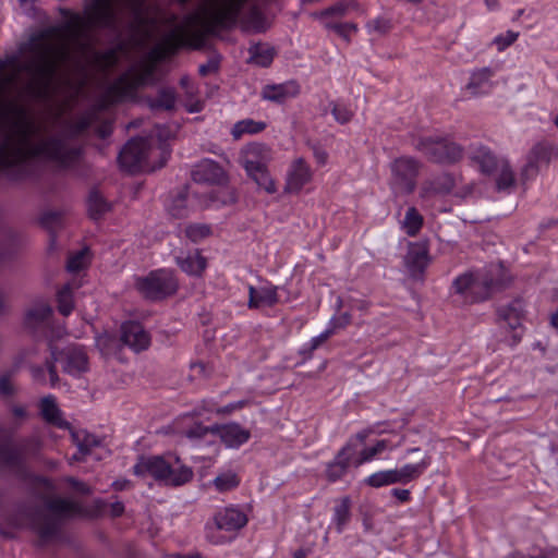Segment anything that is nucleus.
<instances>
[{
  "label": "nucleus",
  "mask_w": 558,
  "mask_h": 558,
  "mask_svg": "<svg viewBox=\"0 0 558 558\" xmlns=\"http://www.w3.org/2000/svg\"><path fill=\"white\" fill-rule=\"evenodd\" d=\"M124 13L132 23H142L145 17V0H94L88 8L87 17L71 14L61 26L48 28L31 36L22 47L26 52L20 63L12 58L10 63L14 73L5 81H14L19 72H24L28 82L27 92L38 99L50 97L54 80L60 71L80 68L83 63L107 72L119 61V49L98 51L93 46L89 27L119 32L125 24Z\"/></svg>",
  "instance_id": "obj_1"
},
{
  "label": "nucleus",
  "mask_w": 558,
  "mask_h": 558,
  "mask_svg": "<svg viewBox=\"0 0 558 558\" xmlns=\"http://www.w3.org/2000/svg\"><path fill=\"white\" fill-rule=\"evenodd\" d=\"M2 89L0 85V94ZM90 122L89 117H81L34 142V137L40 133V125L28 117L24 108L0 99V171L21 169L26 160L36 157L62 168L74 166L83 150L77 138L89 128Z\"/></svg>",
  "instance_id": "obj_2"
},
{
  "label": "nucleus",
  "mask_w": 558,
  "mask_h": 558,
  "mask_svg": "<svg viewBox=\"0 0 558 558\" xmlns=\"http://www.w3.org/2000/svg\"><path fill=\"white\" fill-rule=\"evenodd\" d=\"M247 0H207L202 13L187 14L181 24L175 25L162 37L166 51L174 53L182 47L198 49L204 40L201 32L194 25L202 23L208 34L218 29L234 26Z\"/></svg>",
  "instance_id": "obj_3"
},
{
  "label": "nucleus",
  "mask_w": 558,
  "mask_h": 558,
  "mask_svg": "<svg viewBox=\"0 0 558 558\" xmlns=\"http://www.w3.org/2000/svg\"><path fill=\"white\" fill-rule=\"evenodd\" d=\"M82 510L78 504L63 499L51 498L46 500L45 507H22L16 513L9 515L0 523V534L4 538H14V530L28 525L39 537V545L52 539L60 527L61 521L77 514Z\"/></svg>",
  "instance_id": "obj_4"
},
{
  "label": "nucleus",
  "mask_w": 558,
  "mask_h": 558,
  "mask_svg": "<svg viewBox=\"0 0 558 558\" xmlns=\"http://www.w3.org/2000/svg\"><path fill=\"white\" fill-rule=\"evenodd\" d=\"M133 473L140 477L151 476L167 486H182L193 478V470L174 454L142 456L133 466Z\"/></svg>",
  "instance_id": "obj_5"
},
{
  "label": "nucleus",
  "mask_w": 558,
  "mask_h": 558,
  "mask_svg": "<svg viewBox=\"0 0 558 558\" xmlns=\"http://www.w3.org/2000/svg\"><path fill=\"white\" fill-rule=\"evenodd\" d=\"M506 283L504 268L500 265H490L481 272L459 276L454 279L452 287L465 302L474 303L487 300Z\"/></svg>",
  "instance_id": "obj_6"
},
{
  "label": "nucleus",
  "mask_w": 558,
  "mask_h": 558,
  "mask_svg": "<svg viewBox=\"0 0 558 558\" xmlns=\"http://www.w3.org/2000/svg\"><path fill=\"white\" fill-rule=\"evenodd\" d=\"M271 159L272 151L270 147L263 143L247 144L240 151V163L247 175L269 194L277 191L275 181L268 172V163Z\"/></svg>",
  "instance_id": "obj_7"
},
{
  "label": "nucleus",
  "mask_w": 558,
  "mask_h": 558,
  "mask_svg": "<svg viewBox=\"0 0 558 558\" xmlns=\"http://www.w3.org/2000/svg\"><path fill=\"white\" fill-rule=\"evenodd\" d=\"M413 147L435 163H453L463 156L459 144L440 136H421L413 142Z\"/></svg>",
  "instance_id": "obj_8"
},
{
  "label": "nucleus",
  "mask_w": 558,
  "mask_h": 558,
  "mask_svg": "<svg viewBox=\"0 0 558 558\" xmlns=\"http://www.w3.org/2000/svg\"><path fill=\"white\" fill-rule=\"evenodd\" d=\"M423 163L414 157L401 156L390 165V187L397 195H408L414 192Z\"/></svg>",
  "instance_id": "obj_9"
},
{
  "label": "nucleus",
  "mask_w": 558,
  "mask_h": 558,
  "mask_svg": "<svg viewBox=\"0 0 558 558\" xmlns=\"http://www.w3.org/2000/svg\"><path fill=\"white\" fill-rule=\"evenodd\" d=\"M59 360L63 363V371L73 376L80 375L88 368V357L83 348L70 345L58 352L56 348L51 347V360L46 361L51 387L57 386L59 383V376L56 368V362Z\"/></svg>",
  "instance_id": "obj_10"
},
{
  "label": "nucleus",
  "mask_w": 558,
  "mask_h": 558,
  "mask_svg": "<svg viewBox=\"0 0 558 558\" xmlns=\"http://www.w3.org/2000/svg\"><path fill=\"white\" fill-rule=\"evenodd\" d=\"M135 288L143 298L160 301L177 292L178 281L172 271L158 269L137 278Z\"/></svg>",
  "instance_id": "obj_11"
},
{
  "label": "nucleus",
  "mask_w": 558,
  "mask_h": 558,
  "mask_svg": "<svg viewBox=\"0 0 558 558\" xmlns=\"http://www.w3.org/2000/svg\"><path fill=\"white\" fill-rule=\"evenodd\" d=\"M149 73L146 71L131 69L121 74L105 92L104 98L107 104H116L132 96L142 85L145 84Z\"/></svg>",
  "instance_id": "obj_12"
},
{
  "label": "nucleus",
  "mask_w": 558,
  "mask_h": 558,
  "mask_svg": "<svg viewBox=\"0 0 558 558\" xmlns=\"http://www.w3.org/2000/svg\"><path fill=\"white\" fill-rule=\"evenodd\" d=\"M147 156L148 142L144 138H132L120 151L118 160L124 170L136 172L143 169Z\"/></svg>",
  "instance_id": "obj_13"
},
{
  "label": "nucleus",
  "mask_w": 558,
  "mask_h": 558,
  "mask_svg": "<svg viewBox=\"0 0 558 558\" xmlns=\"http://www.w3.org/2000/svg\"><path fill=\"white\" fill-rule=\"evenodd\" d=\"M38 412L46 424L60 429H71V423L64 418L63 412L53 395H47L39 399Z\"/></svg>",
  "instance_id": "obj_14"
},
{
  "label": "nucleus",
  "mask_w": 558,
  "mask_h": 558,
  "mask_svg": "<svg viewBox=\"0 0 558 558\" xmlns=\"http://www.w3.org/2000/svg\"><path fill=\"white\" fill-rule=\"evenodd\" d=\"M556 156L557 151L554 145L548 143L536 144L529 155L522 175L525 178L535 175L541 167L547 166Z\"/></svg>",
  "instance_id": "obj_15"
},
{
  "label": "nucleus",
  "mask_w": 558,
  "mask_h": 558,
  "mask_svg": "<svg viewBox=\"0 0 558 558\" xmlns=\"http://www.w3.org/2000/svg\"><path fill=\"white\" fill-rule=\"evenodd\" d=\"M121 341L134 352H142L150 345V336L137 322H126L121 326Z\"/></svg>",
  "instance_id": "obj_16"
},
{
  "label": "nucleus",
  "mask_w": 558,
  "mask_h": 558,
  "mask_svg": "<svg viewBox=\"0 0 558 558\" xmlns=\"http://www.w3.org/2000/svg\"><path fill=\"white\" fill-rule=\"evenodd\" d=\"M192 178L197 183L222 184L227 181V173L217 161L203 159L194 166Z\"/></svg>",
  "instance_id": "obj_17"
},
{
  "label": "nucleus",
  "mask_w": 558,
  "mask_h": 558,
  "mask_svg": "<svg viewBox=\"0 0 558 558\" xmlns=\"http://www.w3.org/2000/svg\"><path fill=\"white\" fill-rule=\"evenodd\" d=\"M25 457L26 454L19 445L15 447H0V460L16 477L23 481L31 477Z\"/></svg>",
  "instance_id": "obj_18"
},
{
  "label": "nucleus",
  "mask_w": 558,
  "mask_h": 558,
  "mask_svg": "<svg viewBox=\"0 0 558 558\" xmlns=\"http://www.w3.org/2000/svg\"><path fill=\"white\" fill-rule=\"evenodd\" d=\"M214 520L218 530L227 532H236L247 524V515L235 506L220 509Z\"/></svg>",
  "instance_id": "obj_19"
},
{
  "label": "nucleus",
  "mask_w": 558,
  "mask_h": 558,
  "mask_svg": "<svg viewBox=\"0 0 558 558\" xmlns=\"http://www.w3.org/2000/svg\"><path fill=\"white\" fill-rule=\"evenodd\" d=\"M300 85L291 80L281 84H268L262 89L260 96L264 100L283 104L289 99L295 98L300 94Z\"/></svg>",
  "instance_id": "obj_20"
},
{
  "label": "nucleus",
  "mask_w": 558,
  "mask_h": 558,
  "mask_svg": "<svg viewBox=\"0 0 558 558\" xmlns=\"http://www.w3.org/2000/svg\"><path fill=\"white\" fill-rule=\"evenodd\" d=\"M211 434L218 435L223 444L230 448H238L245 444L251 433L238 423H229L225 425H213Z\"/></svg>",
  "instance_id": "obj_21"
},
{
  "label": "nucleus",
  "mask_w": 558,
  "mask_h": 558,
  "mask_svg": "<svg viewBox=\"0 0 558 558\" xmlns=\"http://www.w3.org/2000/svg\"><path fill=\"white\" fill-rule=\"evenodd\" d=\"M312 171L304 158L294 159L288 171L286 191L296 193L311 181Z\"/></svg>",
  "instance_id": "obj_22"
},
{
  "label": "nucleus",
  "mask_w": 558,
  "mask_h": 558,
  "mask_svg": "<svg viewBox=\"0 0 558 558\" xmlns=\"http://www.w3.org/2000/svg\"><path fill=\"white\" fill-rule=\"evenodd\" d=\"M429 264L428 248L423 243L410 244L405 255V265L412 277H422Z\"/></svg>",
  "instance_id": "obj_23"
},
{
  "label": "nucleus",
  "mask_w": 558,
  "mask_h": 558,
  "mask_svg": "<svg viewBox=\"0 0 558 558\" xmlns=\"http://www.w3.org/2000/svg\"><path fill=\"white\" fill-rule=\"evenodd\" d=\"M469 155L472 162L485 174H493L497 171L498 165L504 160V158L496 157L488 147L482 144L472 145Z\"/></svg>",
  "instance_id": "obj_24"
},
{
  "label": "nucleus",
  "mask_w": 558,
  "mask_h": 558,
  "mask_svg": "<svg viewBox=\"0 0 558 558\" xmlns=\"http://www.w3.org/2000/svg\"><path fill=\"white\" fill-rule=\"evenodd\" d=\"M430 464V457L425 454L416 464H405L400 469L389 470L392 484H408L418 478Z\"/></svg>",
  "instance_id": "obj_25"
},
{
  "label": "nucleus",
  "mask_w": 558,
  "mask_h": 558,
  "mask_svg": "<svg viewBox=\"0 0 558 558\" xmlns=\"http://www.w3.org/2000/svg\"><path fill=\"white\" fill-rule=\"evenodd\" d=\"M354 446L351 440L338 452L335 460L328 463L326 476L329 481L335 482L341 478L348 471L351 458L353 456Z\"/></svg>",
  "instance_id": "obj_26"
},
{
  "label": "nucleus",
  "mask_w": 558,
  "mask_h": 558,
  "mask_svg": "<svg viewBox=\"0 0 558 558\" xmlns=\"http://www.w3.org/2000/svg\"><path fill=\"white\" fill-rule=\"evenodd\" d=\"M278 288L272 284H266L259 288L248 287V307L258 308L260 306H274L278 303Z\"/></svg>",
  "instance_id": "obj_27"
},
{
  "label": "nucleus",
  "mask_w": 558,
  "mask_h": 558,
  "mask_svg": "<svg viewBox=\"0 0 558 558\" xmlns=\"http://www.w3.org/2000/svg\"><path fill=\"white\" fill-rule=\"evenodd\" d=\"M497 316L500 322H504L511 330H517L521 327L524 316V304L522 300L515 299L507 305L499 306Z\"/></svg>",
  "instance_id": "obj_28"
},
{
  "label": "nucleus",
  "mask_w": 558,
  "mask_h": 558,
  "mask_svg": "<svg viewBox=\"0 0 558 558\" xmlns=\"http://www.w3.org/2000/svg\"><path fill=\"white\" fill-rule=\"evenodd\" d=\"M71 434L72 441L80 450V454L88 456L92 453L94 448L101 447L104 444V438L98 437L86 429L75 430L71 427L68 429Z\"/></svg>",
  "instance_id": "obj_29"
},
{
  "label": "nucleus",
  "mask_w": 558,
  "mask_h": 558,
  "mask_svg": "<svg viewBox=\"0 0 558 558\" xmlns=\"http://www.w3.org/2000/svg\"><path fill=\"white\" fill-rule=\"evenodd\" d=\"M145 102L154 111H171L175 108L177 94L172 87H161L156 96H147Z\"/></svg>",
  "instance_id": "obj_30"
},
{
  "label": "nucleus",
  "mask_w": 558,
  "mask_h": 558,
  "mask_svg": "<svg viewBox=\"0 0 558 558\" xmlns=\"http://www.w3.org/2000/svg\"><path fill=\"white\" fill-rule=\"evenodd\" d=\"M494 76V70L485 66L472 72L470 82L466 84V90L477 96L487 93L492 87L490 78Z\"/></svg>",
  "instance_id": "obj_31"
},
{
  "label": "nucleus",
  "mask_w": 558,
  "mask_h": 558,
  "mask_svg": "<svg viewBox=\"0 0 558 558\" xmlns=\"http://www.w3.org/2000/svg\"><path fill=\"white\" fill-rule=\"evenodd\" d=\"M177 263L184 272L193 276L201 275L206 268V259L197 251L177 257Z\"/></svg>",
  "instance_id": "obj_32"
},
{
  "label": "nucleus",
  "mask_w": 558,
  "mask_h": 558,
  "mask_svg": "<svg viewBox=\"0 0 558 558\" xmlns=\"http://www.w3.org/2000/svg\"><path fill=\"white\" fill-rule=\"evenodd\" d=\"M250 61L256 65L267 68L271 64L275 50L268 45L256 44L250 47Z\"/></svg>",
  "instance_id": "obj_33"
},
{
  "label": "nucleus",
  "mask_w": 558,
  "mask_h": 558,
  "mask_svg": "<svg viewBox=\"0 0 558 558\" xmlns=\"http://www.w3.org/2000/svg\"><path fill=\"white\" fill-rule=\"evenodd\" d=\"M8 417L13 428H21L31 417L28 407L17 402H10L8 404Z\"/></svg>",
  "instance_id": "obj_34"
},
{
  "label": "nucleus",
  "mask_w": 558,
  "mask_h": 558,
  "mask_svg": "<svg viewBox=\"0 0 558 558\" xmlns=\"http://www.w3.org/2000/svg\"><path fill=\"white\" fill-rule=\"evenodd\" d=\"M266 129V123L263 121H255L253 119H244L236 122L232 130L231 135L234 140H240L244 134H257Z\"/></svg>",
  "instance_id": "obj_35"
},
{
  "label": "nucleus",
  "mask_w": 558,
  "mask_h": 558,
  "mask_svg": "<svg viewBox=\"0 0 558 558\" xmlns=\"http://www.w3.org/2000/svg\"><path fill=\"white\" fill-rule=\"evenodd\" d=\"M493 174H496V187L498 191H506L515 183L514 173L509 162L504 159Z\"/></svg>",
  "instance_id": "obj_36"
},
{
  "label": "nucleus",
  "mask_w": 558,
  "mask_h": 558,
  "mask_svg": "<svg viewBox=\"0 0 558 558\" xmlns=\"http://www.w3.org/2000/svg\"><path fill=\"white\" fill-rule=\"evenodd\" d=\"M51 314V306L46 301H39L26 312V323L35 325L45 322Z\"/></svg>",
  "instance_id": "obj_37"
},
{
  "label": "nucleus",
  "mask_w": 558,
  "mask_h": 558,
  "mask_svg": "<svg viewBox=\"0 0 558 558\" xmlns=\"http://www.w3.org/2000/svg\"><path fill=\"white\" fill-rule=\"evenodd\" d=\"M189 423L182 427L180 433L191 440L203 439L207 434H211V426H204L202 423L196 422L193 417H187Z\"/></svg>",
  "instance_id": "obj_38"
},
{
  "label": "nucleus",
  "mask_w": 558,
  "mask_h": 558,
  "mask_svg": "<svg viewBox=\"0 0 558 558\" xmlns=\"http://www.w3.org/2000/svg\"><path fill=\"white\" fill-rule=\"evenodd\" d=\"M423 226V217L415 207L408 208L402 222L403 230L410 236L416 235Z\"/></svg>",
  "instance_id": "obj_39"
},
{
  "label": "nucleus",
  "mask_w": 558,
  "mask_h": 558,
  "mask_svg": "<svg viewBox=\"0 0 558 558\" xmlns=\"http://www.w3.org/2000/svg\"><path fill=\"white\" fill-rule=\"evenodd\" d=\"M58 311L63 316H69L74 307L73 289L71 284H65L57 293Z\"/></svg>",
  "instance_id": "obj_40"
},
{
  "label": "nucleus",
  "mask_w": 558,
  "mask_h": 558,
  "mask_svg": "<svg viewBox=\"0 0 558 558\" xmlns=\"http://www.w3.org/2000/svg\"><path fill=\"white\" fill-rule=\"evenodd\" d=\"M332 335L333 328L328 327L324 332L312 338V340L307 344H304L300 350V354L303 356V360L311 359L314 351L322 347Z\"/></svg>",
  "instance_id": "obj_41"
},
{
  "label": "nucleus",
  "mask_w": 558,
  "mask_h": 558,
  "mask_svg": "<svg viewBox=\"0 0 558 558\" xmlns=\"http://www.w3.org/2000/svg\"><path fill=\"white\" fill-rule=\"evenodd\" d=\"M333 511V520L337 523L338 532H341L350 518V499L348 497L342 498L335 506Z\"/></svg>",
  "instance_id": "obj_42"
},
{
  "label": "nucleus",
  "mask_w": 558,
  "mask_h": 558,
  "mask_svg": "<svg viewBox=\"0 0 558 558\" xmlns=\"http://www.w3.org/2000/svg\"><path fill=\"white\" fill-rule=\"evenodd\" d=\"M239 484L240 480L233 472L222 473L213 481V485L220 493L231 490L238 487Z\"/></svg>",
  "instance_id": "obj_43"
},
{
  "label": "nucleus",
  "mask_w": 558,
  "mask_h": 558,
  "mask_svg": "<svg viewBox=\"0 0 558 558\" xmlns=\"http://www.w3.org/2000/svg\"><path fill=\"white\" fill-rule=\"evenodd\" d=\"M388 448V441L383 439L378 440L375 446L363 449L359 458L354 461L356 468L373 460L377 454L381 453Z\"/></svg>",
  "instance_id": "obj_44"
},
{
  "label": "nucleus",
  "mask_w": 558,
  "mask_h": 558,
  "mask_svg": "<svg viewBox=\"0 0 558 558\" xmlns=\"http://www.w3.org/2000/svg\"><path fill=\"white\" fill-rule=\"evenodd\" d=\"M109 209L107 202L97 193H90L88 197V211L93 219H98L102 214Z\"/></svg>",
  "instance_id": "obj_45"
},
{
  "label": "nucleus",
  "mask_w": 558,
  "mask_h": 558,
  "mask_svg": "<svg viewBox=\"0 0 558 558\" xmlns=\"http://www.w3.org/2000/svg\"><path fill=\"white\" fill-rule=\"evenodd\" d=\"M392 28V23L390 19L386 17H376L366 23V29L369 34L377 35H386Z\"/></svg>",
  "instance_id": "obj_46"
},
{
  "label": "nucleus",
  "mask_w": 558,
  "mask_h": 558,
  "mask_svg": "<svg viewBox=\"0 0 558 558\" xmlns=\"http://www.w3.org/2000/svg\"><path fill=\"white\" fill-rule=\"evenodd\" d=\"M243 23L246 27L255 31L264 29V16L257 7H252L243 17Z\"/></svg>",
  "instance_id": "obj_47"
},
{
  "label": "nucleus",
  "mask_w": 558,
  "mask_h": 558,
  "mask_svg": "<svg viewBox=\"0 0 558 558\" xmlns=\"http://www.w3.org/2000/svg\"><path fill=\"white\" fill-rule=\"evenodd\" d=\"M357 7V3L355 1H339L336 4L325 9L319 15L320 16H343L349 9H355Z\"/></svg>",
  "instance_id": "obj_48"
},
{
  "label": "nucleus",
  "mask_w": 558,
  "mask_h": 558,
  "mask_svg": "<svg viewBox=\"0 0 558 558\" xmlns=\"http://www.w3.org/2000/svg\"><path fill=\"white\" fill-rule=\"evenodd\" d=\"M211 233L210 227L207 225H190L185 228L186 236L193 242H199L203 239L209 236Z\"/></svg>",
  "instance_id": "obj_49"
},
{
  "label": "nucleus",
  "mask_w": 558,
  "mask_h": 558,
  "mask_svg": "<svg viewBox=\"0 0 558 558\" xmlns=\"http://www.w3.org/2000/svg\"><path fill=\"white\" fill-rule=\"evenodd\" d=\"M436 193H450L456 185V179L450 173L439 175L434 182Z\"/></svg>",
  "instance_id": "obj_50"
},
{
  "label": "nucleus",
  "mask_w": 558,
  "mask_h": 558,
  "mask_svg": "<svg viewBox=\"0 0 558 558\" xmlns=\"http://www.w3.org/2000/svg\"><path fill=\"white\" fill-rule=\"evenodd\" d=\"M17 393V387L13 383L10 374L0 376V397L11 398Z\"/></svg>",
  "instance_id": "obj_51"
},
{
  "label": "nucleus",
  "mask_w": 558,
  "mask_h": 558,
  "mask_svg": "<svg viewBox=\"0 0 558 558\" xmlns=\"http://www.w3.org/2000/svg\"><path fill=\"white\" fill-rule=\"evenodd\" d=\"M365 482L367 485L376 488L392 484L389 470L376 472L368 476Z\"/></svg>",
  "instance_id": "obj_52"
},
{
  "label": "nucleus",
  "mask_w": 558,
  "mask_h": 558,
  "mask_svg": "<svg viewBox=\"0 0 558 558\" xmlns=\"http://www.w3.org/2000/svg\"><path fill=\"white\" fill-rule=\"evenodd\" d=\"M326 27L335 31L339 36L344 38L347 41L350 40L349 35L357 32V25L355 23H335L326 24Z\"/></svg>",
  "instance_id": "obj_53"
},
{
  "label": "nucleus",
  "mask_w": 558,
  "mask_h": 558,
  "mask_svg": "<svg viewBox=\"0 0 558 558\" xmlns=\"http://www.w3.org/2000/svg\"><path fill=\"white\" fill-rule=\"evenodd\" d=\"M19 446L26 456L27 454L35 456L39 452V450L41 448V440L36 436H32V437L23 439L19 444Z\"/></svg>",
  "instance_id": "obj_54"
},
{
  "label": "nucleus",
  "mask_w": 558,
  "mask_h": 558,
  "mask_svg": "<svg viewBox=\"0 0 558 558\" xmlns=\"http://www.w3.org/2000/svg\"><path fill=\"white\" fill-rule=\"evenodd\" d=\"M86 250H82L71 256L68 260V270L69 271H78L86 266Z\"/></svg>",
  "instance_id": "obj_55"
},
{
  "label": "nucleus",
  "mask_w": 558,
  "mask_h": 558,
  "mask_svg": "<svg viewBox=\"0 0 558 558\" xmlns=\"http://www.w3.org/2000/svg\"><path fill=\"white\" fill-rule=\"evenodd\" d=\"M331 112L335 119L341 124L348 123L353 117V112L344 105L335 104Z\"/></svg>",
  "instance_id": "obj_56"
},
{
  "label": "nucleus",
  "mask_w": 558,
  "mask_h": 558,
  "mask_svg": "<svg viewBox=\"0 0 558 558\" xmlns=\"http://www.w3.org/2000/svg\"><path fill=\"white\" fill-rule=\"evenodd\" d=\"M519 37V33L508 31L506 35H499L495 38L494 43L497 45L499 51H502L510 45H512L517 38Z\"/></svg>",
  "instance_id": "obj_57"
},
{
  "label": "nucleus",
  "mask_w": 558,
  "mask_h": 558,
  "mask_svg": "<svg viewBox=\"0 0 558 558\" xmlns=\"http://www.w3.org/2000/svg\"><path fill=\"white\" fill-rule=\"evenodd\" d=\"M170 213L177 218H182L186 215V197L180 194L172 203Z\"/></svg>",
  "instance_id": "obj_58"
},
{
  "label": "nucleus",
  "mask_w": 558,
  "mask_h": 558,
  "mask_svg": "<svg viewBox=\"0 0 558 558\" xmlns=\"http://www.w3.org/2000/svg\"><path fill=\"white\" fill-rule=\"evenodd\" d=\"M62 216L57 211L45 213L41 217V225L48 229H54L61 225Z\"/></svg>",
  "instance_id": "obj_59"
},
{
  "label": "nucleus",
  "mask_w": 558,
  "mask_h": 558,
  "mask_svg": "<svg viewBox=\"0 0 558 558\" xmlns=\"http://www.w3.org/2000/svg\"><path fill=\"white\" fill-rule=\"evenodd\" d=\"M351 323V314L350 313H343L338 317H333L330 323L329 327L333 328V333L337 329L345 328Z\"/></svg>",
  "instance_id": "obj_60"
},
{
  "label": "nucleus",
  "mask_w": 558,
  "mask_h": 558,
  "mask_svg": "<svg viewBox=\"0 0 558 558\" xmlns=\"http://www.w3.org/2000/svg\"><path fill=\"white\" fill-rule=\"evenodd\" d=\"M46 371H47V366L45 365V367L43 366H32L31 367V374H32V377L33 379L40 384V385H45L47 383L46 380Z\"/></svg>",
  "instance_id": "obj_61"
},
{
  "label": "nucleus",
  "mask_w": 558,
  "mask_h": 558,
  "mask_svg": "<svg viewBox=\"0 0 558 558\" xmlns=\"http://www.w3.org/2000/svg\"><path fill=\"white\" fill-rule=\"evenodd\" d=\"M219 63L215 59L208 60L207 63L201 64L198 68V72L202 76H206L211 72H215L218 70Z\"/></svg>",
  "instance_id": "obj_62"
},
{
  "label": "nucleus",
  "mask_w": 558,
  "mask_h": 558,
  "mask_svg": "<svg viewBox=\"0 0 558 558\" xmlns=\"http://www.w3.org/2000/svg\"><path fill=\"white\" fill-rule=\"evenodd\" d=\"M66 482L73 489H75L76 492H78L81 494H89V492H90L87 484H85L84 482H81L74 477H69L66 480Z\"/></svg>",
  "instance_id": "obj_63"
},
{
  "label": "nucleus",
  "mask_w": 558,
  "mask_h": 558,
  "mask_svg": "<svg viewBox=\"0 0 558 558\" xmlns=\"http://www.w3.org/2000/svg\"><path fill=\"white\" fill-rule=\"evenodd\" d=\"M391 494L401 502H405L410 499V490L408 489L393 488Z\"/></svg>",
  "instance_id": "obj_64"
}]
</instances>
